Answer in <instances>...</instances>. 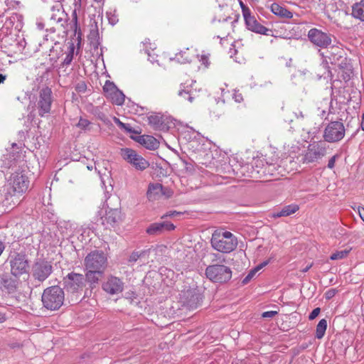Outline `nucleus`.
I'll use <instances>...</instances> for the list:
<instances>
[{
	"label": "nucleus",
	"mask_w": 364,
	"mask_h": 364,
	"mask_svg": "<svg viewBox=\"0 0 364 364\" xmlns=\"http://www.w3.org/2000/svg\"><path fill=\"white\" fill-rule=\"evenodd\" d=\"M269 155L266 154V159L254 158L250 164L241 167V173L245 176L255 178L262 176L275 175L277 167H279V158L273 151H271Z\"/></svg>",
	"instance_id": "nucleus-1"
},
{
	"label": "nucleus",
	"mask_w": 364,
	"mask_h": 364,
	"mask_svg": "<svg viewBox=\"0 0 364 364\" xmlns=\"http://www.w3.org/2000/svg\"><path fill=\"white\" fill-rule=\"evenodd\" d=\"M29 181L22 172H15L8 180L6 199H11L13 205L19 202V197L28 188Z\"/></svg>",
	"instance_id": "nucleus-2"
},
{
	"label": "nucleus",
	"mask_w": 364,
	"mask_h": 364,
	"mask_svg": "<svg viewBox=\"0 0 364 364\" xmlns=\"http://www.w3.org/2000/svg\"><path fill=\"white\" fill-rule=\"evenodd\" d=\"M210 244L215 250L228 254L237 248V239L229 231L217 230L212 234Z\"/></svg>",
	"instance_id": "nucleus-3"
},
{
	"label": "nucleus",
	"mask_w": 364,
	"mask_h": 364,
	"mask_svg": "<svg viewBox=\"0 0 364 364\" xmlns=\"http://www.w3.org/2000/svg\"><path fill=\"white\" fill-rule=\"evenodd\" d=\"M41 301L43 306L50 311H58L63 305L65 292L60 287L55 285L43 290Z\"/></svg>",
	"instance_id": "nucleus-4"
},
{
	"label": "nucleus",
	"mask_w": 364,
	"mask_h": 364,
	"mask_svg": "<svg viewBox=\"0 0 364 364\" xmlns=\"http://www.w3.org/2000/svg\"><path fill=\"white\" fill-rule=\"evenodd\" d=\"M326 154L327 146L324 142L313 141L301 154V162L304 164H318Z\"/></svg>",
	"instance_id": "nucleus-5"
},
{
	"label": "nucleus",
	"mask_w": 364,
	"mask_h": 364,
	"mask_svg": "<svg viewBox=\"0 0 364 364\" xmlns=\"http://www.w3.org/2000/svg\"><path fill=\"white\" fill-rule=\"evenodd\" d=\"M199 58V54L194 47L191 46L181 50L176 53L174 57L169 56L167 53H164L159 58L156 60L159 65H165L166 63L176 62L181 64L191 63L195 59Z\"/></svg>",
	"instance_id": "nucleus-6"
},
{
	"label": "nucleus",
	"mask_w": 364,
	"mask_h": 364,
	"mask_svg": "<svg viewBox=\"0 0 364 364\" xmlns=\"http://www.w3.org/2000/svg\"><path fill=\"white\" fill-rule=\"evenodd\" d=\"M85 269L105 271L107 266V257L102 250H93L85 257Z\"/></svg>",
	"instance_id": "nucleus-7"
},
{
	"label": "nucleus",
	"mask_w": 364,
	"mask_h": 364,
	"mask_svg": "<svg viewBox=\"0 0 364 364\" xmlns=\"http://www.w3.org/2000/svg\"><path fill=\"white\" fill-rule=\"evenodd\" d=\"M205 275L213 282L224 283L231 279L232 271L223 264H213L206 268Z\"/></svg>",
	"instance_id": "nucleus-8"
},
{
	"label": "nucleus",
	"mask_w": 364,
	"mask_h": 364,
	"mask_svg": "<svg viewBox=\"0 0 364 364\" xmlns=\"http://www.w3.org/2000/svg\"><path fill=\"white\" fill-rule=\"evenodd\" d=\"M53 102V97L51 88L48 86L41 88L39 90L37 100V109L39 116L44 117L45 114L50 112Z\"/></svg>",
	"instance_id": "nucleus-9"
},
{
	"label": "nucleus",
	"mask_w": 364,
	"mask_h": 364,
	"mask_svg": "<svg viewBox=\"0 0 364 364\" xmlns=\"http://www.w3.org/2000/svg\"><path fill=\"white\" fill-rule=\"evenodd\" d=\"M346 130L342 122L335 121L330 122L323 132V139L326 141L333 143L343 139Z\"/></svg>",
	"instance_id": "nucleus-10"
},
{
	"label": "nucleus",
	"mask_w": 364,
	"mask_h": 364,
	"mask_svg": "<svg viewBox=\"0 0 364 364\" xmlns=\"http://www.w3.org/2000/svg\"><path fill=\"white\" fill-rule=\"evenodd\" d=\"M124 289V282L122 278L109 274L102 283V289L108 295L122 294Z\"/></svg>",
	"instance_id": "nucleus-11"
},
{
	"label": "nucleus",
	"mask_w": 364,
	"mask_h": 364,
	"mask_svg": "<svg viewBox=\"0 0 364 364\" xmlns=\"http://www.w3.org/2000/svg\"><path fill=\"white\" fill-rule=\"evenodd\" d=\"M121 154L125 161L137 170L144 171L149 166V161L133 149L128 148L122 149Z\"/></svg>",
	"instance_id": "nucleus-12"
},
{
	"label": "nucleus",
	"mask_w": 364,
	"mask_h": 364,
	"mask_svg": "<svg viewBox=\"0 0 364 364\" xmlns=\"http://www.w3.org/2000/svg\"><path fill=\"white\" fill-rule=\"evenodd\" d=\"M53 272V266L50 262L45 259L37 260L32 267V275L38 282H43Z\"/></svg>",
	"instance_id": "nucleus-13"
},
{
	"label": "nucleus",
	"mask_w": 364,
	"mask_h": 364,
	"mask_svg": "<svg viewBox=\"0 0 364 364\" xmlns=\"http://www.w3.org/2000/svg\"><path fill=\"white\" fill-rule=\"evenodd\" d=\"M240 5L247 28L257 33L267 35V32L269 31L268 28L258 23L255 17L251 14L250 9L245 6L242 2H240Z\"/></svg>",
	"instance_id": "nucleus-14"
},
{
	"label": "nucleus",
	"mask_w": 364,
	"mask_h": 364,
	"mask_svg": "<svg viewBox=\"0 0 364 364\" xmlns=\"http://www.w3.org/2000/svg\"><path fill=\"white\" fill-rule=\"evenodd\" d=\"M11 274L17 277L28 273V262L26 255L17 253L10 259Z\"/></svg>",
	"instance_id": "nucleus-15"
},
{
	"label": "nucleus",
	"mask_w": 364,
	"mask_h": 364,
	"mask_svg": "<svg viewBox=\"0 0 364 364\" xmlns=\"http://www.w3.org/2000/svg\"><path fill=\"white\" fill-rule=\"evenodd\" d=\"M308 38L314 46L326 48L331 44V36L316 28H311L308 32Z\"/></svg>",
	"instance_id": "nucleus-16"
},
{
	"label": "nucleus",
	"mask_w": 364,
	"mask_h": 364,
	"mask_svg": "<svg viewBox=\"0 0 364 364\" xmlns=\"http://www.w3.org/2000/svg\"><path fill=\"white\" fill-rule=\"evenodd\" d=\"M173 194V192L171 189L165 188L160 183L149 184L146 193L148 199L151 201L159 200L163 196L165 198H169Z\"/></svg>",
	"instance_id": "nucleus-17"
},
{
	"label": "nucleus",
	"mask_w": 364,
	"mask_h": 364,
	"mask_svg": "<svg viewBox=\"0 0 364 364\" xmlns=\"http://www.w3.org/2000/svg\"><path fill=\"white\" fill-rule=\"evenodd\" d=\"M67 289L72 292H77L85 287V277L82 274L69 273L65 278Z\"/></svg>",
	"instance_id": "nucleus-18"
},
{
	"label": "nucleus",
	"mask_w": 364,
	"mask_h": 364,
	"mask_svg": "<svg viewBox=\"0 0 364 364\" xmlns=\"http://www.w3.org/2000/svg\"><path fill=\"white\" fill-rule=\"evenodd\" d=\"M176 228V226L170 222L154 223L151 224L146 229L149 235H158L164 231H171Z\"/></svg>",
	"instance_id": "nucleus-19"
},
{
	"label": "nucleus",
	"mask_w": 364,
	"mask_h": 364,
	"mask_svg": "<svg viewBox=\"0 0 364 364\" xmlns=\"http://www.w3.org/2000/svg\"><path fill=\"white\" fill-rule=\"evenodd\" d=\"M105 220L112 227H115L124 220V215L119 209H110L106 213Z\"/></svg>",
	"instance_id": "nucleus-20"
},
{
	"label": "nucleus",
	"mask_w": 364,
	"mask_h": 364,
	"mask_svg": "<svg viewBox=\"0 0 364 364\" xmlns=\"http://www.w3.org/2000/svg\"><path fill=\"white\" fill-rule=\"evenodd\" d=\"M139 142L149 150H156L159 147V141L150 135L140 136Z\"/></svg>",
	"instance_id": "nucleus-21"
},
{
	"label": "nucleus",
	"mask_w": 364,
	"mask_h": 364,
	"mask_svg": "<svg viewBox=\"0 0 364 364\" xmlns=\"http://www.w3.org/2000/svg\"><path fill=\"white\" fill-rule=\"evenodd\" d=\"M299 207L298 205L291 204L284 206L280 211L273 213L270 216L273 218L287 217L295 213L299 210Z\"/></svg>",
	"instance_id": "nucleus-22"
},
{
	"label": "nucleus",
	"mask_w": 364,
	"mask_h": 364,
	"mask_svg": "<svg viewBox=\"0 0 364 364\" xmlns=\"http://www.w3.org/2000/svg\"><path fill=\"white\" fill-rule=\"evenodd\" d=\"M0 284L2 288L7 290L9 293H11L16 290L18 285V281L10 276L6 275L2 277Z\"/></svg>",
	"instance_id": "nucleus-23"
},
{
	"label": "nucleus",
	"mask_w": 364,
	"mask_h": 364,
	"mask_svg": "<svg viewBox=\"0 0 364 364\" xmlns=\"http://www.w3.org/2000/svg\"><path fill=\"white\" fill-rule=\"evenodd\" d=\"M270 10L274 15L282 18H291L293 17V14L291 11L277 3H273L270 6Z\"/></svg>",
	"instance_id": "nucleus-24"
},
{
	"label": "nucleus",
	"mask_w": 364,
	"mask_h": 364,
	"mask_svg": "<svg viewBox=\"0 0 364 364\" xmlns=\"http://www.w3.org/2000/svg\"><path fill=\"white\" fill-rule=\"evenodd\" d=\"M85 278L90 285L96 284L100 281V277L104 274V271L94 270V269H85Z\"/></svg>",
	"instance_id": "nucleus-25"
},
{
	"label": "nucleus",
	"mask_w": 364,
	"mask_h": 364,
	"mask_svg": "<svg viewBox=\"0 0 364 364\" xmlns=\"http://www.w3.org/2000/svg\"><path fill=\"white\" fill-rule=\"evenodd\" d=\"M352 15L353 17L364 21V0H361L353 6Z\"/></svg>",
	"instance_id": "nucleus-26"
},
{
	"label": "nucleus",
	"mask_w": 364,
	"mask_h": 364,
	"mask_svg": "<svg viewBox=\"0 0 364 364\" xmlns=\"http://www.w3.org/2000/svg\"><path fill=\"white\" fill-rule=\"evenodd\" d=\"M269 260L264 261L262 263L258 264L257 267L251 269L248 274L243 279L242 284H246L256 275V274L261 270L263 267L269 264Z\"/></svg>",
	"instance_id": "nucleus-27"
},
{
	"label": "nucleus",
	"mask_w": 364,
	"mask_h": 364,
	"mask_svg": "<svg viewBox=\"0 0 364 364\" xmlns=\"http://www.w3.org/2000/svg\"><path fill=\"white\" fill-rule=\"evenodd\" d=\"M124 95L123 92L117 89L109 97H107L113 104L117 105H122L124 102Z\"/></svg>",
	"instance_id": "nucleus-28"
},
{
	"label": "nucleus",
	"mask_w": 364,
	"mask_h": 364,
	"mask_svg": "<svg viewBox=\"0 0 364 364\" xmlns=\"http://www.w3.org/2000/svg\"><path fill=\"white\" fill-rule=\"evenodd\" d=\"M327 328V321L325 318H323L319 321L318 323L316 326V338L318 339H321L325 335L326 331Z\"/></svg>",
	"instance_id": "nucleus-29"
},
{
	"label": "nucleus",
	"mask_w": 364,
	"mask_h": 364,
	"mask_svg": "<svg viewBox=\"0 0 364 364\" xmlns=\"http://www.w3.org/2000/svg\"><path fill=\"white\" fill-rule=\"evenodd\" d=\"M118 88L114 82L107 80L103 86V91L105 97L107 98Z\"/></svg>",
	"instance_id": "nucleus-30"
},
{
	"label": "nucleus",
	"mask_w": 364,
	"mask_h": 364,
	"mask_svg": "<svg viewBox=\"0 0 364 364\" xmlns=\"http://www.w3.org/2000/svg\"><path fill=\"white\" fill-rule=\"evenodd\" d=\"M218 33L219 37L224 38L225 36L229 34V31L230 28V24L227 21H223L222 23L218 25Z\"/></svg>",
	"instance_id": "nucleus-31"
},
{
	"label": "nucleus",
	"mask_w": 364,
	"mask_h": 364,
	"mask_svg": "<svg viewBox=\"0 0 364 364\" xmlns=\"http://www.w3.org/2000/svg\"><path fill=\"white\" fill-rule=\"evenodd\" d=\"M178 95L182 97L184 100L192 103L194 102L195 97L193 96L191 90H182L178 92Z\"/></svg>",
	"instance_id": "nucleus-32"
},
{
	"label": "nucleus",
	"mask_w": 364,
	"mask_h": 364,
	"mask_svg": "<svg viewBox=\"0 0 364 364\" xmlns=\"http://www.w3.org/2000/svg\"><path fill=\"white\" fill-rule=\"evenodd\" d=\"M349 252L350 250H346L337 251L331 255L330 259L331 260H338L346 258L348 256Z\"/></svg>",
	"instance_id": "nucleus-33"
},
{
	"label": "nucleus",
	"mask_w": 364,
	"mask_h": 364,
	"mask_svg": "<svg viewBox=\"0 0 364 364\" xmlns=\"http://www.w3.org/2000/svg\"><path fill=\"white\" fill-rule=\"evenodd\" d=\"M90 124L91 122L88 119L80 117L76 126L80 129L86 131L90 130Z\"/></svg>",
	"instance_id": "nucleus-34"
},
{
	"label": "nucleus",
	"mask_w": 364,
	"mask_h": 364,
	"mask_svg": "<svg viewBox=\"0 0 364 364\" xmlns=\"http://www.w3.org/2000/svg\"><path fill=\"white\" fill-rule=\"evenodd\" d=\"M87 84L85 81L80 80L78 82L76 83L75 86V90L77 93L83 94L87 90Z\"/></svg>",
	"instance_id": "nucleus-35"
},
{
	"label": "nucleus",
	"mask_w": 364,
	"mask_h": 364,
	"mask_svg": "<svg viewBox=\"0 0 364 364\" xmlns=\"http://www.w3.org/2000/svg\"><path fill=\"white\" fill-rule=\"evenodd\" d=\"M199 60L201 65H203L205 68H208L210 64L209 60V55L207 54H201Z\"/></svg>",
	"instance_id": "nucleus-36"
},
{
	"label": "nucleus",
	"mask_w": 364,
	"mask_h": 364,
	"mask_svg": "<svg viewBox=\"0 0 364 364\" xmlns=\"http://www.w3.org/2000/svg\"><path fill=\"white\" fill-rule=\"evenodd\" d=\"M337 293V290L336 289H331L326 291L325 297L326 299H330L333 298Z\"/></svg>",
	"instance_id": "nucleus-37"
},
{
	"label": "nucleus",
	"mask_w": 364,
	"mask_h": 364,
	"mask_svg": "<svg viewBox=\"0 0 364 364\" xmlns=\"http://www.w3.org/2000/svg\"><path fill=\"white\" fill-rule=\"evenodd\" d=\"M320 311H321V309L320 308H316L314 309L309 314V320H314V318H316L318 314H320Z\"/></svg>",
	"instance_id": "nucleus-38"
},
{
	"label": "nucleus",
	"mask_w": 364,
	"mask_h": 364,
	"mask_svg": "<svg viewBox=\"0 0 364 364\" xmlns=\"http://www.w3.org/2000/svg\"><path fill=\"white\" fill-rule=\"evenodd\" d=\"M232 98L235 100L236 102L240 103L243 101V97L241 93L238 91H235L232 95Z\"/></svg>",
	"instance_id": "nucleus-39"
},
{
	"label": "nucleus",
	"mask_w": 364,
	"mask_h": 364,
	"mask_svg": "<svg viewBox=\"0 0 364 364\" xmlns=\"http://www.w3.org/2000/svg\"><path fill=\"white\" fill-rule=\"evenodd\" d=\"M278 314L276 311H268L263 312L262 316L263 318H272Z\"/></svg>",
	"instance_id": "nucleus-40"
},
{
	"label": "nucleus",
	"mask_w": 364,
	"mask_h": 364,
	"mask_svg": "<svg viewBox=\"0 0 364 364\" xmlns=\"http://www.w3.org/2000/svg\"><path fill=\"white\" fill-rule=\"evenodd\" d=\"M336 158H337V155H335L329 159L328 163V167L330 169L333 168V167L335 166Z\"/></svg>",
	"instance_id": "nucleus-41"
},
{
	"label": "nucleus",
	"mask_w": 364,
	"mask_h": 364,
	"mask_svg": "<svg viewBox=\"0 0 364 364\" xmlns=\"http://www.w3.org/2000/svg\"><path fill=\"white\" fill-rule=\"evenodd\" d=\"M140 255L138 252H133L130 257H129V261L130 262H136L137 261V259L139 258Z\"/></svg>",
	"instance_id": "nucleus-42"
},
{
	"label": "nucleus",
	"mask_w": 364,
	"mask_h": 364,
	"mask_svg": "<svg viewBox=\"0 0 364 364\" xmlns=\"http://www.w3.org/2000/svg\"><path fill=\"white\" fill-rule=\"evenodd\" d=\"M211 257H212V258H211L212 262H218V261H219V262H224L225 261V259H220V257L216 253H212L211 254Z\"/></svg>",
	"instance_id": "nucleus-43"
},
{
	"label": "nucleus",
	"mask_w": 364,
	"mask_h": 364,
	"mask_svg": "<svg viewBox=\"0 0 364 364\" xmlns=\"http://www.w3.org/2000/svg\"><path fill=\"white\" fill-rule=\"evenodd\" d=\"M6 320V313L0 309V323H4Z\"/></svg>",
	"instance_id": "nucleus-44"
},
{
	"label": "nucleus",
	"mask_w": 364,
	"mask_h": 364,
	"mask_svg": "<svg viewBox=\"0 0 364 364\" xmlns=\"http://www.w3.org/2000/svg\"><path fill=\"white\" fill-rule=\"evenodd\" d=\"M179 214H180V213H178L176 210H173V211H171V212L166 213V215H164L163 216H161V218L164 219L166 217H172V216L178 215Z\"/></svg>",
	"instance_id": "nucleus-45"
},
{
	"label": "nucleus",
	"mask_w": 364,
	"mask_h": 364,
	"mask_svg": "<svg viewBox=\"0 0 364 364\" xmlns=\"http://www.w3.org/2000/svg\"><path fill=\"white\" fill-rule=\"evenodd\" d=\"M114 121L117 124H118L122 128L127 129L125 124L122 122L118 118L114 117Z\"/></svg>",
	"instance_id": "nucleus-46"
},
{
	"label": "nucleus",
	"mask_w": 364,
	"mask_h": 364,
	"mask_svg": "<svg viewBox=\"0 0 364 364\" xmlns=\"http://www.w3.org/2000/svg\"><path fill=\"white\" fill-rule=\"evenodd\" d=\"M358 213H359V215H360V218L364 222V208L359 207L358 208Z\"/></svg>",
	"instance_id": "nucleus-47"
},
{
	"label": "nucleus",
	"mask_w": 364,
	"mask_h": 364,
	"mask_svg": "<svg viewBox=\"0 0 364 364\" xmlns=\"http://www.w3.org/2000/svg\"><path fill=\"white\" fill-rule=\"evenodd\" d=\"M312 265H313V263L309 264L304 269H301V272L303 273L308 272L310 269V268L312 267Z\"/></svg>",
	"instance_id": "nucleus-48"
},
{
	"label": "nucleus",
	"mask_w": 364,
	"mask_h": 364,
	"mask_svg": "<svg viewBox=\"0 0 364 364\" xmlns=\"http://www.w3.org/2000/svg\"><path fill=\"white\" fill-rule=\"evenodd\" d=\"M6 80V75H4L3 74H0V84L1 82H4V81Z\"/></svg>",
	"instance_id": "nucleus-49"
},
{
	"label": "nucleus",
	"mask_w": 364,
	"mask_h": 364,
	"mask_svg": "<svg viewBox=\"0 0 364 364\" xmlns=\"http://www.w3.org/2000/svg\"><path fill=\"white\" fill-rule=\"evenodd\" d=\"M361 129L363 131H364V113L362 115V122L360 124Z\"/></svg>",
	"instance_id": "nucleus-50"
},
{
	"label": "nucleus",
	"mask_w": 364,
	"mask_h": 364,
	"mask_svg": "<svg viewBox=\"0 0 364 364\" xmlns=\"http://www.w3.org/2000/svg\"><path fill=\"white\" fill-rule=\"evenodd\" d=\"M156 117H149V121L151 123L154 122V120L156 119Z\"/></svg>",
	"instance_id": "nucleus-51"
},
{
	"label": "nucleus",
	"mask_w": 364,
	"mask_h": 364,
	"mask_svg": "<svg viewBox=\"0 0 364 364\" xmlns=\"http://www.w3.org/2000/svg\"><path fill=\"white\" fill-rule=\"evenodd\" d=\"M96 2H102L103 0H94Z\"/></svg>",
	"instance_id": "nucleus-52"
},
{
	"label": "nucleus",
	"mask_w": 364,
	"mask_h": 364,
	"mask_svg": "<svg viewBox=\"0 0 364 364\" xmlns=\"http://www.w3.org/2000/svg\"><path fill=\"white\" fill-rule=\"evenodd\" d=\"M2 176H3L2 172H0V178H2Z\"/></svg>",
	"instance_id": "nucleus-53"
},
{
	"label": "nucleus",
	"mask_w": 364,
	"mask_h": 364,
	"mask_svg": "<svg viewBox=\"0 0 364 364\" xmlns=\"http://www.w3.org/2000/svg\"><path fill=\"white\" fill-rule=\"evenodd\" d=\"M80 2L81 1V0H78Z\"/></svg>",
	"instance_id": "nucleus-54"
}]
</instances>
